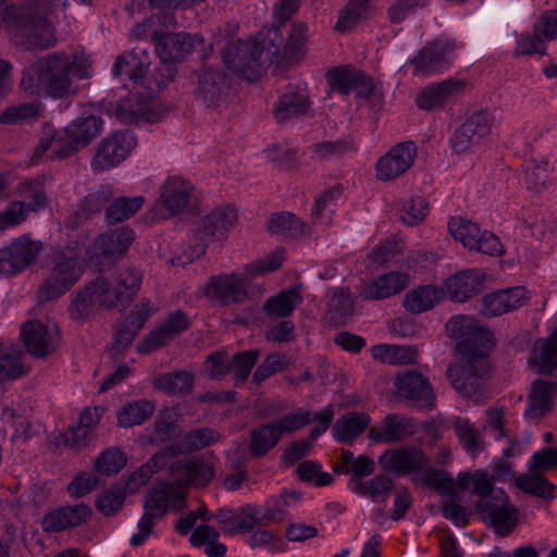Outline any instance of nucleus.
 <instances>
[{
  "mask_svg": "<svg viewBox=\"0 0 557 557\" xmlns=\"http://www.w3.org/2000/svg\"><path fill=\"white\" fill-rule=\"evenodd\" d=\"M516 485L524 493L536 497L554 498V484L535 471L519 475Z\"/></svg>",
  "mask_w": 557,
  "mask_h": 557,
  "instance_id": "nucleus-46",
  "label": "nucleus"
},
{
  "mask_svg": "<svg viewBox=\"0 0 557 557\" xmlns=\"http://www.w3.org/2000/svg\"><path fill=\"white\" fill-rule=\"evenodd\" d=\"M395 388L400 397L413 401L418 407H431L435 400L432 386L421 373L407 371L395 379Z\"/></svg>",
  "mask_w": 557,
  "mask_h": 557,
  "instance_id": "nucleus-22",
  "label": "nucleus"
},
{
  "mask_svg": "<svg viewBox=\"0 0 557 557\" xmlns=\"http://www.w3.org/2000/svg\"><path fill=\"white\" fill-rule=\"evenodd\" d=\"M41 110L42 106L40 102L37 101L14 106L0 114V123H18L38 115Z\"/></svg>",
  "mask_w": 557,
  "mask_h": 557,
  "instance_id": "nucleus-60",
  "label": "nucleus"
},
{
  "mask_svg": "<svg viewBox=\"0 0 557 557\" xmlns=\"http://www.w3.org/2000/svg\"><path fill=\"white\" fill-rule=\"evenodd\" d=\"M448 230L451 236L469 250L490 256L503 253V245L498 237L488 231H481L478 224L465 218H451Z\"/></svg>",
  "mask_w": 557,
  "mask_h": 557,
  "instance_id": "nucleus-12",
  "label": "nucleus"
},
{
  "mask_svg": "<svg viewBox=\"0 0 557 557\" xmlns=\"http://www.w3.org/2000/svg\"><path fill=\"white\" fill-rule=\"evenodd\" d=\"M428 211L429 206L423 198H411L403 206L401 220L405 224L413 226L424 220Z\"/></svg>",
  "mask_w": 557,
  "mask_h": 557,
  "instance_id": "nucleus-63",
  "label": "nucleus"
},
{
  "mask_svg": "<svg viewBox=\"0 0 557 557\" xmlns=\"http://www.w3.org/2000/svg\"><path fill=\"white\" fill-rule=\"evenodd\" d=\"M136 137L128 131L108 136L91 160L94 172H103L122 163L136 147Z\"/></svg>",
  "mask_w": 557,
  "mask_h": 557,
  "instance_id": "nucleus-14",
  "label": "nucleus"
},
{
  "mask_svg": "<svg viewBox=\"0 0 557 557\" xmlns=\"http://www.w3.org/2000/svg\"><path fill=\"white\" fill-rule=\"evenodd\" d=\"M153 386L171 396H185L193 391L194 376L185 371L165 373L153 381Z\"/></svg>",
  "mask_w": 557,
  "mask_h": 557,
  "instance_id": "nucleus-42",
  "label": "nucleus"
},
{
  "mask_svg": "<svg viewBox=\"0 0 557 557\" xmlns=\"http://www.w3.org/2000/svg\"><path fill=\"white\" fill-rule=\"evenodd\" d=\"M459 48L456 40L447 37L428 41L410 60L413 66L412 74L419 77H430L444 73L451 66Z\"/></svg>",
  "mask_w": 557,
  "mask_h": 557,
  "instance_id": "nucleus-10",
  "label": "nucleus"
},
{
  "mask_svg": "<svg viewBox=\"0 0 557 557\" xmlns=\"http://www.w3.org/2000/svg\"><path fill=\"white\" fill-rule=\"evenodd\" d=\"M89 288H94L99 305L106 307L126 306L128 302L122 295V289L119 288L116 282L111 284L102 277H98L89 283Z\"/></svg>",
  "mask_w": 557,
  "mask_h": 557,
  "instance_id": "nucleus-52",
  "label": "nucleus"
},
{
  "mask_svg": "<svg viewBox=\"0 0 557 557\" xmlns=\"http://www.w3.org/2000/svg\"><path fill=\"white\" fill-rule=\"evenodd\" d=\"M484 274L479 270H466L449 276L445 283L443 293L456 301H466L480 292Z\"/></svg>",
  "mask_w": 557,
  "mask_h": 557,
  "instance_id": "nucleus-29",
  "label": "nucleus"
},
{
  "mask_svg": "<svg viewBox=\"0 0 557 557\" xmlns=\"http://www.w3.org/2000/svg\"><path fill=\"white\" fill-rule=\"evenodd\" d=\"M534 32L542 35L545 40L557 39V11L549 10L542 13L534 25Z\"/></svg>",
  "mask_w": 557,
  "mask_h": 557,
  "instance_id": "nucleus-64",
  "label": "nucleus"
},
{
  "mask_svg": "<svg viewBox=\"0 0 557 557\" xmlns=\"http://www.w3.org/2000/svg\"><path fill=\"white\" fill-rule=\"evenodd\" d=\"M478 510L484 521L499 535L509 534L517 524V509L509 504V498L504 491H496L490 499H484Z\"/></svg>",
  "mask_w": 557,
  "mask_h": 557,
  "instance_id": "nucleus-16",
  "label": "nucleus"
},
{
  "mask_svg": "<svg viewBox=\"0 0 557 557\" xmlns=\"http://www.w3.org/2000/svg\"><path fill=\"white\" fill-rule=\"evenodd\" d=\"M354 313V301L349 292L337 288L332 292L327 319L335 324H345Z\"/></svg>",
  "mask_w": 557,
  "mask_h": 557,
  "instance_id": "nucleus-45",
  "label": "nucleus"
},
{
  "mask_svg": "<svg viewBox=\"0 0 557 557\" xmlns=\"http://www.w3.org/2000/svg\"><path fill=\"white\" fill-rule=\"evenodd\" d=\"M302 297L297 287L283 290L271 297L263 306V310L268 315L288 317L295 308L301 302Z\"/></svg>",
  "mask_w": 557,
  "mask_h": 557,
  "instance_id": "nucleus-43",
  "label": "nucleus"
},
{
  "mask_svg": "<svg viewBox=\"0 0 557 557\" xmlns=\"http://www.w3.org/2000/svg\"><path fill=\"white\" fill-rule=\"evenodd\" d=\"M94 288L89 284L81 290L72 300L69 307L70 318L74 321H81L88 318L98 307H100Z\"/></svg>",
  "mask_w": 557,
  "mask_h": 557,
  "instance_id": "nucleus-51",
  "label": "nucleus"
},
{
  "mask_svg": "<svg viewBox=\"0 0 557 557\" xmlns=\"http://www.w3.org/2000/svg\"><path fill=\"white\" fill-rule=\"evenodd\" d=\"M144 202L145 198L143 196L117 198L107 208V220L109 223H120L128 220L143 207Z\"/></svg>",
  "mask_w": 557,
  "mask_h": 557,
  "instance_id": "nucleus-47",
  "label": "nucleus"
},
{
  "mask_svg": "<svg viewBox=\"0 0 557 557\" xmlns=\"http://www.w3.org/2000/svg\"><path fill=\"white\" fill-rule=\"evenodd\" d=\"M18 196L22 198L18 202H24L28 212H36L44 209L46 205V195L44 184L40 180L23 182L18 187Z\"/></svg>",
  "mask_w": 557,
  "mask_h": 557,
  "instance_id": "nucleus-53",
  "label": "nucleus"
},
{
  "mask_svg": "<svg viewBox=\"0 0 557 557\" xmlns=\"http://www.w3.org/2000/svg\"><path fill=\"white\" fill-rule=\"evenodd\" d=\"M530 362L539 373H550L557 367V330L550 336L535 342Z\"/></svg>",
  "mask_w": 557,
  "mask_h": 557,
  "instance_id": "nucleus-35",
  "label": "nucleus"
},
{
  "mask_svg": "<svg viewBox=\"0 0 557 557\" xmlns=\"http://www.w3.org/2000/svg\"><path fill=\"white\" fill-rule=\"evenodd\" d=\"M154 409V404L146 399L129 401L116 411L117 425L132 428L143 424L153 414Z\"/></svg>",
  "mask_w": 557,
  "mask_h": 557,
  "instance_id": "nucleus-39",
  "label": "nucleus"
},
{
  "mask_svg": "<svg viewBox=\"0 0 557 557\" xmlns=\"http://www.w3.org/2000/svg\"><path fill=\"white\" fill-rule=\"evenodd\" d=\"M409 285V275L404 272H388L364 283L359 292L366 300L392 297Z\"/></svg>",
  "mask_w": 557,
  "mask_h": 557,
  "instance_id": "nucleus-28",
  "label": "nucleus"
},
{
  "mask_svg": "<svg viewBox=\"0 0 557 557\" xmlns=\"http://www.w3.org/2000/svg\"><path fill=\"white\" fill-rule=\"evenodd\" d=\"M280 438V432L273 423L261 425L251 432L250 451L256 457L262 456L273 448Z\"/></svg>",
  "mask_w": 557,
  "mask_h": 557,
  "instance_id": "nucleus-50",
  "label": "nucleus"
},
{
  "mask_svg": "<svg viewBox=\"0 0 557 557\" xmlns=\"http://www.w3.org/2000/svg\"><path fill=\"white\" fill-rule=\"evenodd\" d=\"M58 329L37 321L27 322L22 327V338L28 352L35 357H46L58 344Z\"/></svg>",
  "mask_w": 557,
  "mask_h": 557,
  "instance_id": "nucleus-24",
  "label": "nucleus"
},
{
  "mask_svg": "<svg viewBox=\"0 0 557 557\" xmlns=\"http://www.w3.org/2000/svg\"><path fill=\"white\" fill-rule=\"evenodd\" d=\"M381 469L397 476L412 475L413 481L429 465V458L420 447L408 445L386 449L377 458Z\"/></svg>",
  "mask_w": 557,
  "mask_h": 557,
  "instance_id": "nucleus-11",
  "label": "nucleus"
},
{
  "mask_svg": "<svg viewBox=\"0 0 557 557\" xmlns=\"http://www.w3.org/2000/svg\"><path fill=\"white\" fill-rule=\"evenodd\" d=\"M491 123L486 113L471 114L451 137V146L458 153L469 150L472 146L490 134Z\"/></svg>",
  "mask_w": 557,
  "mask_h": 557,
  "instance_id": "nucleus-25",
  "label": "nucleus"
},
{
  "mask_svg": "<svg viewBox=\"0 0 557 557\" xmlns=\"http://www.w3.org/2000/svg\"><path fill=\"white\" fill-rule=\"evenodd\" d=\"M267 37L269 42L257 39L231 42L222 54L227 69L248 81L258 79L280 52L278 29H268Z\"/></svg>",
  "mask_w": 557,
  "mask_h": 557,
  "instance_id": "nucleus-5",
  "label": "nucleus"
},
{
  "mask_svg": "<svg viewBox=\"0 0 557 557\" xmlns=\"http://www.w3.org/2000/svg\"><path fill=\"white\" fill-rule=\"evenodd\" d=\"M417 148L413 143L406 141L394 146L381 157L375 165L380 181H394L405 174L414 163Z\"/></svg>",
  "mask_w": 557,
  "mask_h": 557,
  "instance_id": "nucleus-19",
  "label": "nucleus"
},
{
  "mask_svg": "<svg viewBox=\"0 0 557 557\" xmlns=\"http://www.w3.org/2000/svg\"><path fill=\"white\" fill-rule=\"evenodd\" d=\"M23 352L14 346L0 350V381L15 380L26 373Z\"/></svg>",
  "mask_w": 557,
  "mask_h": 557,
  "instance_id": "nucleus-48",
  "label": "nucleus"
},
{
  "mask_svg": "<svg viewBox=\"0 0 557 557\" xmlns=\"http://www.w3.org/2000/svg\"><path fill=\"white\" fill-rule=\"evenodd\" d=\"M443 292L433 285H424L410 290L405 299L404 307L411 313H422L432 309L442 298Z\"/></svg>",
  "mask_w": 557,
  "mask_h": 557,
  "instance_id": "nucleus-40",
  "label": "nucleus"
},
{
  "mask_svg": "<svg viewBox=\"0 0 557 557\" xmlns=\"http://www.w3.org/2000/svg\"><path fill=\"white\" fill-rule=\"evenodd\" d=\"M58 7L59 0H26L18 5L0 1V27L7 25L33 47L48 48L55 41Z\"/></svg>",
  "mask_w": 557,
  "mask_h": 557,
  "instance_id": "nucleus-3",
  "label": "nucleus"
},
{
  "mask_svg": "<svg viewBox=\"0 0 557 557\" xmlns=\"http://www.w3.org/2000/svg\"><path fill=\"white\" fill-rule=\"evenodd\" d=\"M83 247L84 243L79 245L75 242L54 253L50 274L38 290L39 301L61 297L81 280L85 269Z\"/></svg>",
  "mask_w": 557,
  "mask_h": 557,
  "instance_id": "nucleus-7",
  "label": "nucleus"
},
{
  "mask_svg": "<svg viewBox=\"0 0 557 557\" xmlns=\"http://www.w3.org/2000/svg\"><path fill=\"white\" fill-rule=\"evenodd\" d=\"M361 72L347 67H337L329 72L327 79L331 88L342 95H349L361 81Z\"/></svg>",
  "mask_w": 557,
  "mask_h": 557,
  "instance_id": "nucleus-54",
  "label": "nucleus"
},
{
  "mask_svg": "<svg viewBox=\"0 0 557 557\" xmlns=\"http://www.w3.org/2000/svg\"><path fill=\"white\" fill-rule=\"evenodd\" d=\"M465 84L459 79L449 78L438 84L426 86L417 96V106L421 110H432L449 101L463 90Z\"/></svg>",
  "mask_w": 557,
  "mask_h": 557,
  "instance_id": "nucleus-30",
  "label": "nucleus"
},
{
  "mask_svg": "<svg viewBox=\"0 0 557 557\" xmlns=\"http://www.w3.org/2000/svg\"><path fill=\"white\" fill-rule=\"evenodd\" d=\"M143 275L139 270L128 269L120 272L115 278L116 285L127 302L137 294L141 285Z\"/></svg>",
  "mask_w": 557,
  "mask_h": 557,
  "instance_id": "nucleus-62",
  "label": "nucleus"
},
{
  "mask_svg": "<svg viewBox=\"0 0 557 557\" xmlns=\"http://www.w3.org/2000/svg\"><path fill=\"white\" fill-rule=\"evenodd\" d=\"M237 212L233 207L216 208L203 218V233L208 236L221 238L237 224Z\"/></svg>",
  "mask_w": 557,
  "mask_h": 557,
  "instance_id": "nucleus-36",
  "label": "nucleus"
},
{
  "mask_svg": "<svg viewBox=\"0 0 557 557\" xmlns=\"http://www.w3.org/2000/svg\"><path fill=\"white\" fill-rule=\"evenodd\" d=\"M335 414L334 406L329 405L318 412L298 410L281 418L274 422L275 429L280 432V437L284 433H294L310 422H314L312 429V438L317 440L330 426Z\"/></svg>",
  "mask_w": 557,
  "mask_h": 557,
  "instance_id": "nucleus-20",
  "label": "nucleus"
},
{
  "mask_svg": "<svg viewBox=\"0 0 557 557\" xmlns=\"http://www.w3.org/2000/svg\"><path fill=\"white\" fill-rule=\"evenodd\" d=\"M42 246L40 242L20 237L0 249V275H14L36 260Z\"/></svg>",
  "mask_w": 557,
  "mask_h": 557,
  "instance_id": "nucleus-18",
  "label": "nucleus"
},
{
  "mask_svg": "<svg viewBox=\"0 0 557 557\" xmlns=\"http://www.w3.org/2000/svg\"><path fill=\"white\" fill-rule=\"evenodd\" d=\"M91 513V508L85 504L64 506L45 515L41 524L45 531L59 532L86 523Z\"/></svg>",
  "mask_w": 557,
  "mask_h": 557,
  "instance_id": "nucleus-26",
  "label": "nucleus"
},
{
  "mask_svg": "<svg viewBox=\"0 0 557 557\" xmlns=\"http://www.w3.org/2000/svg\"><path fill=\"white\" fill-rule=\"evenodd\" d=\"M149 65L150 57L147 51L135 48L131 52L119 55L112 71L115 76L125 75L135 84H144Z\"/></svg>",
  "mask_w": 557,
  "mask_h": 557,
  "instance_id": "nucleus-31",
  "label": "nucleus"
},
{
  "mask_svg": "<svg viewBox=\"0 0 557 557\" xmlns=\"http://www.w3.org/2000/svg\"><path fill=\"white\" fill-rule=\"evenodd\" d=\"M416 432L414 423L411 419L393 413L386 416L379 424L372 426L369 431V437L377 443H397Z\"/></svg>",
  "mask_w": 557,
  "mask_h": 557,
  "instance_id": "nucleus-27",
  "label": "nucleus"
},
{
  "mask_svg": "<svg viewBox=\"0 0 557 557\" xmlns=\"http://www.w3.org/2000/svg\"><path fill=\"white\" fill-rule=\"evenodd\" d=\"M203 39L189 34H163L156 44V51L160 58L161 65L158 67V76L154 78L156 88L161 90L175 74L177 62L203 46Z\"/></svg>",
  "mask_w": 557,
  "mask_h": 557,
  "instance_id": "nucleus-9",
  "label": "nucleus"
},
{
  "mask_svg": "<svg viewBox=\"0 0 557 557\" xmlns=\"http://www.w3.org/2000/svg\"><path fill=\"white\" fill-rule=\"evenodd\" d=\"M367 0H350L341 11L336 29L344 33L356 26L367 13Z\"/></svg>",
  "mask_w": 557,
  "mask_h": 557,
  "instance_id": "nucleus-56",
  "label": "nucleus"
},
{
  "mask_svg": "<svg viewBox=\"0 0 557 557\" xmlns=\"http://www.w3.org/2000/svg\"><path fill=\"white\" fill-rule=\"evenodd\" d=\"M126 465L125 455L116 449H108L102 453L95 462V469L99 473L115 474Z\"/></svg>",
  "mask_w": 557,
  "mask_h": 557,
  "instance_id": "nucleus-59",
  "label": "nucleus"
},
{
  "mask_svg": "<svg viewBox=\"0 0 557 557\" xmlns=\"http://www.w3.org/2000/svg\"><path fill=\"white\" fill-rule=\"evenodd\" d=\"M370 422L366 413H347L334 423L333 436L337 442L350 444L364 432Z\"/></svg>",
  "mask_w": 557,
  "mask_h": 557,
  "instance_id": "nucleus-37",
  "label": "nucleus"
},
{
  "mask_svg": "<svg viewBox=\"0 0 557 557\" xmlns=\"http://www.w3.org/2000/svg\"><path fill=\"white\" fill-rule=\"evenodd\" d=\"M268 228L272 235L283 239L297 238L310 234V227L289 212L273 214L269 220Z\"/></svg>",
  "mask_w": 557,
  "mask_h": 557,
  "instance_id": "nucleus-38",
  "label": "nucleus"
},
{
  "mask_svg": "<svg viewBox=\"0 0 557 557\" xmlns=\"http://www.w3.org/2000/svg\"><path fill=\"white\" fill-rule=\"evenodd\" d=\"M454 430L462 447L472 456L478 455L484 448L480 431L468 420L457 418Z\"/></svg>",
  "mask_w": 557,
  "mask_h": 557,
  "instance_id": "nucleus-49",
  "label": "nucleus"
},
{
  "mask_svg": "<svg viewBox=\"0 0 557 557\" xmlns=\"http://www.w3.org/2000/svg\"><path fill=\"white\" fill-rule=\"evenodd\" d=\"M449 337L456 339L457 350L466 358L465 364L447 369L454 388L468 398L480 393L487 372L486 356L492 348V334L469 315L450 318L445 325Z\"/></svg>",
  "mask_w": 557,
  "mask_h": 557,
  "instance_id": "nucleus-2",
  "label": "nucleus"
},
{
  "mask_svg": "<svg viewBox=\"0 0 557 557\" xmlns=\"http://www.w3.org/2000/svg\"><path fill=\"white\" fill-rule=\"evenodd\" d=\"M341 194L342 188L339 185H335L317 197L311 210L314 224L327 225L331 223Z\"/></svg>",
  "mask_w": 557,
  "mask_h": 557,
  "instance_id": "nucleus-44",
  "label": "nucleus"
},
{
  "mask_svg": "<svg viewBox=\"0 0 557 557\" xmlns=\"http://www.w3.org/2000/svg\"><path fill=\"white\" fill-rule=\"evenodd\" d=\"M135 240V232L127 226L110 228L100 234L88 248V258L97 262L124 256Z\"/></svg>",
  "mask_w": 557,
  "mask_h": 557,
  "instance_id": "nucleus-15",
  "label": "nucleus"
},
{
  "mask_svg": "<svg viewBox=\"0 0 557 557\" xmlns=\"http://www.w3.org/2000/svg\"><path fill=\"white\" fill-rule=\"evenodd\" d=\"M174 482H162L153 487L145 502L144 515L138 521L137 532L129 540L132 546H140L151 535L156 521L170 510H178L189 486H205L214 476L213 466L203 458H185L174 462L168 460Z\"/></svg>",
  "mask_w": 557,
  "mask_h": 557,
  "instance_id": "nucleus-1",
  "label": "nucleus"
},
{
  "mask_svg": "<svg viewBox=\"0 0 557 557\" xmlns=\"http://www.w3.org/2000/svg\"><path fill=\"white\" fill-rule=\"evenodd\" d=\"M556 393V383L536 380L529 395V407L524 416L532 420L544 417L552 409V400Z\"/></svg>",
  "mask_w": 557,
  "mask_h": 557,
  "instance_id": "nucleus-33",
  "label": "nucleus"
},
{
  "mask_svg": "<svg viewBox=\"0 0 557 557\" xmlns=\"http://www.w3.org/2000/svg\"><path fill=\"white\" fill-rule=\"evenodd\" d=\"M29 212L24 202L12 201L0 210V233L15 227L26 221Z\"/></svg>",
  "mask_w": 557,
  "mask_h": 557,
  "instance_id": "nucleus-58",
  "label": "nucleus"
},
{
  "mask_svg": "<svg viewBox=\"0 0 557 557\" xmlns=\"http://www.w3.org/2000/svg\"><path fill=\"white\" fill-rule=\"evenodd\" d=\"M529 299L524 287L499 289L482 298L481 312L485 317H497L522 307Z\"/></svg>",
  "mask_w": 557,
  "mask_h": 557,
  "instance_id": "nucleus-23",
  "label": "nucleus"
},
{
  "mask_svg": "<svg viewBox=\"0 0 557 557\" xmlns=\"http://www.w3.org/2000/svg\"><path fill=\"white\" fill-rule=\"evenodd\" d=\"M297 473L301 481L311 482L315 486H326L333 482L332 474L321 471V466L311 460L299 463Z\"/></svg>",
  "mask_w": 557,
  "mask_h": 557,
  "instance_id": "nucleus-61",
  "label": "nucleus"
},
{
  "mask_svg": "<svg viewBox=\"0 0 557 557\" xmlns=\"http://www.w3.org/2000/svg\"><path fill=\"white\" fill-rule=\"evenodd\" d=\"M230 83L224 73L218 70L206 69L199 74L196 96L208 104L222 99L228 90Z\"/></svg>",
  "mask_w": 557,
  "mask_h": 557,
  "instance_id": "nucleus-32",
  "label": "nucleus"
},
{
  "mask_svg": "<svg viewBox=\"0 0 557 557\" xmlns=\"http://www.w3.org/2000/svg\"><path fill=\"white\" fill-rule=\"evenodd\" d=\"M73 71L70 55L49 53L24 70L21 87L30 96L63 98L74 91Z\"/></svg>",
  "mask_w": 557,
  "mask_h": 557,
  "instance_id": "nucleus-4",
  "label": "nucleus"
},
{
  "mask_svg": "<svg viewBox=\"0 0 557 557\" xmlns=\"http://www.w3.org/2000/svg\"><path fill=\"white\" fill-rule=\"evenodd\" d=\"M189 325L190 320L186 313L181 310L173 311L137 343V351L144 355L151 354L186 331Z\"/></svg>",
  "mask_w": 557,
  "mask_h": 557,
  "instance_id": "nucleus-17",
  "label": "nucleus"
},
{
  "mask_svg": "<svg viewBox=\"0 0 557 557\" xmlns=\"http://www.w3.org/2000/svg\"><path fill=\"white\" fill-rule=\"evenodd\" d=\"M309 40V27L307 24L297 22L292 25L288 39L284 46V53L293 59L304 55L306 45Z\"/></svg>",
  "mask_w": 557,
  "mask_h": 557,
  "instance_id": "nucleus-55",
  "label": "nucleus"
},
{
  "mask_svg": "<svg viewBox=\"0 0 557 557\" xmlns=\"http://www.w3.org/2000/svg\"><path fill=\"white\" fill-rule=\"evenodd\" d=\"M203 293L210 301L219 305L240 302L247 296L245 278L238 273L212 276Z\"/></svg>",
  "mask_w": 557,
  "mask_h": 557,
  "instance_id": "nucleus-21",
  "label": "nucleus"
},
{
  "mask_svg": "<svg viewBox=\"0 0 557 557\" xmlns=\"http://www.w3.org/2000/svg\"><path fill=\"white\" fill-rule=\"evenodd\" d=\"M372 358L382 363L409 364L417 361V350L409 346L379 344L371 349Z\"/></svg>",
  "mask_w": 557,
  "mask_h": 557,
  "instance_id": "nucleus-41",
  "label": "nucleus"
},
{
  "mask_svg": "<svg viewBox=\"0 0 557 557\" xmlns=\"http://www.w3.org/2000/svg\"><path fill=\"white\" fill-rule=\"evenodd\" d=\"M309 108L308 94L305 89L289 90L282 95L274 106V116L282 123L304 114Z\"/></svg>",
  "mask_w": 557,
  "mask_h": 557,
  "instance_id": "nucleus-34",
  "label": "nucleus"
},
{
  "mask_svg": "<svg viewBox=\"0 0 557 557\" xmlns=\"http://www.w3.org/2000/svg\"><path fill=\"white\" fill-rule=\"evenodd\" d=\"M197 200L196 189L182 176L168 177L160 187L157 200L160 215L170 218L182 213Z\"/></svg>",
  "mask_w": 557,
  "mask_h": 557,
  "instance_id": "nucleus-13",
  "label": "nucleus"
},
{
  "mask_svg": "<svg viewBox=\"0 0 557 557\" xmlns=\"http://www.w3.org/2000/svg\"><path fill=\"white\" fill-rule=\"evenodd\" d=\"M285 259L284 249H275L269 253L264 259L257 260L245 267V273L248 277H255L267 272H272L278 269Z\"/></svg>",
  "mask_w": 557,
  "mask_h": 557,
  "instance_id": "nucleus-57",
  "label": "nucleus"
},
{
  "mask_svg": "<svg viewBox=\"0 0 557 557\" xmlns=\"http://www.w3.org/2000/svg\"><path fill=\"white\" fill-rule=\"evenodd\" d=\"M219 440V434L207 428L196 429L186 433L176 446H172L166 450L156 454L145 466L135 471L126 482V488L129 492H134L141 485H145L152 473L166 466L170 457L176 454L201 449L216 443Z\"/></svg>",
  "mask_w": 557,
  "mask_h": 557,
  "instance_id": "nucleus-8",
  "label": "nucleus"
},
{
  "mask_svg": "<svg viewBox=\"0 0 557 557\" xmlns=\"http://www.w3.org/2000/svg\"><path fill=\"white\" fill-rule=\"evenodd\" d=\"M102 125L100 117L89 115L74 120L61 133L47 127L34 152L33 161L41 158L48 150H51V159H64L74 154L100 134Z\"/></svg>",
  "mask_w": 557,
  "mask_h": 557,
  "instance_id": "nucleus-6",
  "label": "nucleus"
}]
</instances>
